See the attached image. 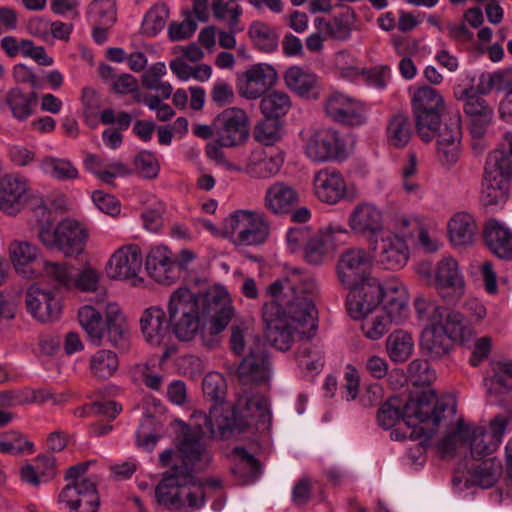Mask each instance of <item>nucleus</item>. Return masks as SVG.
Returning a JSON list of instances; mask_svg holds the SVG:
<instances>
[{"label": "nucleus", "mask_w": 512, "mask_h": 512, "mask_svg": "<svg viewBox=\"0 0 512 512\" xmlns=\"http://www.w3.org/2000/svg\"><path fill=\"white\" fill-rule=\"evenodd\" d=\"M434 287L447 303L458 302L465 293V281L458 262L452 257H444L435 266Z\"/></svg>", "instance_id": "ddd939ff"}, {"label": "nucleus", "mask_w": 512, "mask_h": 512, "mask_svg": "<svg viewBox=\"0 0 512 512\" xmlns=\"http://www.w3.org/2000/svg\"><path fill=\"white\" fill-rule=\"evenodd\" d=\"M500 471L501 464L499 461H495L494 459L483 461L474 469L472 481L482 488H489L496 483Z\"/></svg>", "instance_id": "603ef678"}, {"label": "nucleus", "mask_w": 512, "mask_h": 512, "mask_svg": "<svg viewBox=\"0 0 512 512\" xmlns=\"http://www.w3.org/2000/svg\"><path fill=\"white\" fill-rule=\"evenodd\" d=\"M291 108L289 95L282 91H272L265 95L260 102L261 112L266 118L278 119Z\"/></svg>", "instance_id": "37998d69"}, {"label": "nucleus", "mask_w": 512, "mask_h": 512, "mask_svg": "<svg viewBox=\"0 0 512 512\" xmlns=\"http://www.w3.org/2000/svg\"><path fill=\"white\" fill-rule=\"evenodd\" d=\"M283 164L280 155L268 156L263 149L251 152L244 171L255 179H267L276 175Z\"/></svg>", "instance_id": "c756f323"}, {"label": "nucleus", "mask_w": 512, "mask_h": 512, "mask_svg": "<svg viewBox=\"0 0 512 512\" xmlns=\"http://www.w3.org/2000/svg\"><path fill=\"white\" fill-rule=\"evenodd\" d=\"M119 360L111 350L101 349L96 351L89 360L91 374L100 380L112 377L118 370Z\"/></svg>", "instance_id": "a19ab883"}, {"label": "nucleus", "mask_w": 512, "mask_h": 512, "mask_svg": "<svg viewBox=\"0 0 512 512\" xmlns=\"http://www.w3.org/2000/svg\"><path fill=\"white\" fill-rule=\"evenodd\" d=\"M213 15L217 20L226 21L231 32L242 31L239 27L242 8L239 5L229 7L228 3L222 0H215L212 4Z\"/></svg>", "instance_id": "5fc2aeb1"}, {"label": "nucleus", "mask_w": 512, "mask_h": 512, "mask_svg": "<svg viewBox=\"0 0 512 512\" xmlns=\"http://www.w3.org/2000/svg\"><path fill=\"white\" fill-rule=\"evenodd\" d=\"M355 320L361 321L360 330L362 334L372 341L382 338L394 322L380 310L373 314L359 316Z\"/></svg>", "instance_id": "79ce46f5"}, {"label": "nucleus", "mask_w": 512, "mask_h": 512, "mask_svg": "<svg viewBox=\"0 0 512 512\" xmlns=\"http://www.w3.org/2000/svg\"><path fill=\"white\" fill-rule=\"evenodd\" d=\"M411 104L418 136L424 142L432 141L441 124L442 95L433 87L421 86L414 91Z\"/></svg>", "instance_id": "6e6552de"}, {"label": "nucleus", "mask_w": 512, "mask_h": 512, "mask_svg": "<svg viewBox=\"0 0 512 512\" xmlns=\"http://www.w3.org/2000/svg\"><path fill=\"white\" fill-rule=\"evenodd\" d=\"M511 421L512 413L510 412L497 414L489 421L487 434L492 439L490 448H498L500 446Z\"/></svg>", "instance_id": "e2e57ef3"}, {"label": "nucleus", "mask_w": 512, "mask_h": 512, "mask_svg": "<svg viewBox=\"0 0 512 512\" xmlns=\"http://www.w3.org/2000/svg\"><path fill=\"white\" fill-rule=\"evenodd\" d=\"M453 340L445 333L443 325L427 326L421 334L420 346L424 355L431 360H440L448 355Z\"/></svg>", "instance_id": "cd10ccee"}, {"label": "nucleus", "mask_w": 512, "mask_h": 512, "mask_svg": "<svg viewBox=\"0 0 512 512\" xmlns=\"http://www.w3.org/2000/svg\"><path fill=\"white\" fill-rule=\"evenodd\" d=\"M202 389L206 397L220 403L224 400L226 394V380L217 372L208 373L203 379Z\"/></svg>", "instance_id": "bf43d9fd"}, {"label": "nucleus", "mask_w": 512, "mask_h": 512, "mask_svg": "<svg viewBox=\"0 0 512 512\" xmlns=\"http://www.w3.org/2000/svg\"><path fill=\"white\" fill-rule=\"evenodd\" d=\"M99 280L100 272L88 265L73 276V287L84 292H93L97 290Z\"/></svg>", "instance_id": "774afa93"}, {"label": "nucleus", "mask_w": 512, "mask_h": 512, "mask_svg": "<svg viewBox=\"0 0 512 512\" xmlns=\"http://www.w3.org/2000/svg\"><path fill=\"white\" fill-rule=\"evenodd\" d=\"M277 80L276 70L269 64L257 63L237 76V91L240 96L254 100L260 98Z\"/></svg>", "instance_id": "2eb2a0df"}, {"label": "nucleus", "mask_w": 512, "mask_h": 512, "mask_svg": "<svg viewBox=\"0 0 512 512\" xmlns=\"http://www.w3.org/2000/svg\"><path fill=\"white\" fill-rule=\"evenodd\" d=\"M81 103L85 122L91 128L96 127L97 118L102 107L99 94L93 88L85 87L82 90Z\"/></svg>", "instance_id": "6e6d98bb"}, {"label": "nucleus", "mask_w": 512, "mask_h": 512, "mask_svg": "<svg viewBox=\"0 0 512 512\" xmlns=\"http://www.w3.org/2000/svg\"><path fill=\"white\" fill-rule=\"evenodd\" d=\"M142 253L137 245L117 249L108 260L105 270L112 279L135 280L142 269Z\"/></svg>", "instance_id": "6ab92c4d"}, {"label": "nucleus", "mask_w": 512, "mask_h": 512, "mask_svg": "<svg viewBox=\"0 0 512 512\" xmlns=\"http://www.w3.org/2000/svg\"><path fill=\"white\" fill-rule=\"evenodd\" d=\"M32 447L33 444L16 431L0 435V451L3 453L21 454L25 450L32 452Z\"/></svg>", "instance_id": "680f3d73"}, {"label": "nucleus", "mask_w": 512, "mask_h": 512, "mask_svg": "<svg viewBox=\"0 0 512 512\" xmlns=\"http://www.w3.org/2000/svg\"><path fill=\"white\" fill-rule=\"evenodd\" d=\"M81 327L89 340L97 346L103 344L106 337L108 343L121 351L130 348V333L126 318L116 303H109L102 314L91 305H85L78 311Z\"/></svg>", "instance_id": "423d86ee"}, {"label": "nucleus", "mask_w": 512, "mask_h": 512, "mask_svg": "<svg viewBox=\"0 0 512 512\" xmlns=\"http://www.w3.org/2000/svg\"><path fill=\"white\" fill-rule=\"evenodd\" d=\"M44 271L50 279L54 280L58 288L70 289L73 287L74 271L71 266L61 263L47 262Z\"/></svg>", "instance_id": "052dcab7"}, {"label": "nucleus", "mask_w": 512, "mask_h": 512, "mask_svg": "<svg viewBox=\"0 0 512 512\" xmlns=\"http://www.w3.org/2000/svg\"><path fill=\"white\" fill-rule=\"evenodd\" d=\"M59 499L77 512H96L100 504L98 493L75 497V490L70 486H65L62 489Z\"/></svg>", "instance_id": "49530a36"}, {"label": "nucleus", "mask_w": 512, "mask_h": 512, "mask_svg": "<svg viewBox=\"0 0 512 512\" xmlns=\"http://www.w3.org/2000/svg\"><path fill=\"white\" fill-rule=\"evenodd\" d=\"M439 325H443L445 333L453 340L465 342L470 339L473 334L471 327L467 324L463 315L454 310L444 307L441 321Z\"/></svg>", "instance_id": "4c0bfd02"}, {"label": "nucleus", "mask_w": 512, "mask_h": 512, "mask_svg": "<svg viewBox=\"0 0 512 512\" xmlns=\"http://www.w3.org/2000/svg\"><path fill=\"white\" fill-rule=\"evenodd\" d=\"M276 119L266 118L259 122L253 132L256 141L266 146L274 145L280 139V129Z\"/></svg>", "instance_id": "0e129e2a"}, {"label": "nucleus", "mask_w": 512, "mask_h": 512, "mask_svg": "<svg viewBox=\"0 0 512 512\" xmlns=\"http://www.w3.org/2000/svg\"><path fill=\"white\" fill-rule=\"evenodd\" d=\"M382 231L381 212L371 204H360L354 210V234L367 241L376 240Z\"/></svg>", "instance_id": "c85d7f7f"}, {"label": "nucleus", "mask_w": 512, "mask_h": 512, "mask_svg": "<svg viewBox=\"0 0 512 512\" xmlns=\"http://www.w3.org/2000/svg\"><path fill=\"white\" fill-rule=\"evenodd\" d=\"M477 225L466 212L456 213L448 222V236L454 246H468L474 242Z\"/></svg>", "instance_id": "7c9ffc66"}, {"label": "nucleus", "mask_w": 512, "mask_h": 512, "mask_svg": "<svg viewBox=\"0 0 512 512\" xmlns=\"http://www.w3.org/2000/svg\"><path fill=\"white\" fill-rule=\"evenodd\" d=\"M413 131V124L409 115L402 112L395 113L387 121V142L394 148L402 149L410 142Z\"/></svg>", "instance_id": "2f4dec72"}, {"label": "nucleus", "mask_w": 512, "mask_h": 512, "mask_svg": "<svg viewBox=\"0 0 512 512\" xmlns=\"http://www.w3.org/2000/svg\"><path fill=\"white\" fill-rule=\"evenodd\" d=\"M409 259L408 247L397 234L386 232L381 236L379 261L386 269L397 270L404 267Z\"/></svg>", "instance_id": "393cba45"}, {"label": "nucleus", "mask_w": 512, "mask_h": 512, "mask_svg": "<svg viewBox=\"0 0 512 512\" xmlns=\"http://www.w3.org/2000/svg\"><path fill=\"white\" fill-rule=\"evenodd\" d=\"M368 243V250L354 249V282L374 278L371 272L375 262L376 240L368 241Z\"/></svg>", "instance_id": "de8ad7c7"}, {"label": "nucleus", "mask_w": 512, "mask_h": 512, "mask_svg": "<svg viewBox=\"0 0 512 512\" xmlns=\"http://www.w3.org/2000/svg\"><path fill=\"white\" fill-rule=\"evenodd\" d=\"M383 307L380 311L385 313L394 323H399L404 320L408 314V293L401 291L400 296H382Z\"/></svg>", "instance_id": "3c124183"}, {"label": "nucleus", "mask_w": 512, "mask_h": 512, "mask_svg": "<svg viewBox=\"0 0 512 512\" xmlns=\"http://www.w3.org/2000/svg\"><path fill=\"white\" fill-rule=\"evenodd\" d=\"M141 332L145 341L153 346L161 345L169 336V320L159 306H151L144 310L140 318Z\"/></svg>", "instance_id": "5701e85b"}, {"label": "nucleus", "mask_w": 512, "mask_h": 512, "mask_svg": "<svg viewBox=\"0 0 512 512\" xmlns=\"http://www.w3.org/2000/svg\"><path fill=\"white\" fill-rule=\"evenodd\" d=\"M37 102V94L24 93L20 88H12L5 95V103L9 107L13 117L19 121L26 120L33 112Z\"/></svg>", "instance_id": "f704fd0d"}, {"label": "nucleus", "mask_w": 512, "mask_h": 512, "mask_svg": "<svg viewBox=\"0 0 512 512\" xmlns=\"http://www.w3.org/2000/svg\"><path fill=\"white\" fill-rule=\"evenodd\" d=\"M239 381L248 386L250 383H263L270 377V361L265 344L255 338L249 348V353L244 357L238 367Z\"/></svg>", "instance_id": "f3484780"}, {"label": "nucleus", "mask_w": 512, "mask_h": 512, "mask_svg": "<svg viewBox=\"0 0 512 512\" xmlns=\"http://www.w3.org/2000/svg\"><path fill=\"white\" fill-rule=\"evenodd\" d=\"M215 142L220 147L243 144L249 136V119L240 108H228L214 119Z\"/></svg>", "instance_id": "f8f14e48"}, {"label": "nucleus", "mask_w": 512, "mask_h": 512, "mask_svg": "<svg viewBox=\"0 0 512 512\" xmlns=\"http://www.w3.org/2000/svg\"><path fill=\"white\" fill-rule=\"evenodd\" d=\"M445 409L444 404L438 403L435 392L426 390L405 403L399 397H390L379 409L377 420L384 429H391L401 420L408 433L398 427L391 432V438L394 440L407 438L417 440L426 434L420 424L430 422L435 430L442 421Z\"/></svg>", "instance_id": "20e7f679"}, {"label": "nucleus", "mask_w": 512, "mask_h": 512, "mask_svg": "<svg viewBox=\"0 0 512 512\" xmlns=\"http://www.w3.org/2000/svg\"><path fill=\"white\" fill-rule=\"evenodd\" d=\"M346 190L342 175L336 171L324 169L314 177L315 195L322 202L335 204L345 196Z\"/></svg>", "instance_id": "b1692460"}, {"label": "nucleus", "mask_w": 512, "mask_h": 512, "mask_svg": "<svg viewBox=\"0 0 512 512\" xmlns=\"http://www.w3.org/2000/svg\"><path fill=\"white\" fill-rule=\"evenodd\" d=\"M20 475L24 482L38 486L42 479H49L55 475V458L52 455L39 456L34 465L23 466Z\"/></svg>", "instance_id": "e433bc0d"}, {"label": "nucleus", "mask_w": 512, "mask_h": 512, "mask_svg": "<svg viewBox=\"0 0 512 512\" xmlns=\"http://www.w3.org/2000/svg\"><path fill=\"white\" fill-rule=\"evenodd\" d=\"M28 181L24 177L7 174L0 178V210L14 216L24 207L28 197Z\"/></svg>", "instance_id": "aec40b11"}, {"label": "nucleus", "mask_w": 512, "mask_h": 512, "mask_svg": "<svg viewBox=\"0 0 512 512\" xmlns=\"http://www.w3.org/2000/svg\"><path fill=\"white\" fill-rule=\"evenodd\" d=\"M350 2H352V0H338L336 7L340 9L346 8V11H340L334 16L330 25H327L328 36L337 40H344L349 37L351 31L350 18L352 15L347 3Z\"/></svg>", "instance_id": "09e8293b"}, {"label": "nucleus", "mask_w": 512, "mask_h": 512, "mask_svg": "<svg viewBox=\"0 0 512 512\" xmlns=\"http://www.w3.org/2000/svg\"><path fill=\"white\" fill-rule=\"evenodd\" d=\"M225 231L239 246L263 244L270 233L269 223L263 212L238 210L225 221Z\"/></svg>", "instance_id": "1a4fd4ad"}, {"label": "nucleus", "mask_w": 512, "mask_h": 512, "mask_svg": "<svg viewBox=\"0 0 512 512\" xmlns=\"http://www.w3.org/2000/svg\"><path fill=\"white\" fill-rule=\"evenodd\" d=\"M248 34L255 46L263 52H272L278 46V36L275 30L261 21L253 22Z\"/></svg>", "instance_id": "c03bdc74"}, {"label": "nucleus", "mask_w": 512, "mask_h": 512, "mask_svg": "<svg viewBox=\"0 0 512 512\" xmlns=\"http://www.w3.org/2000/svg\"><path fill=\"white\" fill-rule=\"evenodd\" d=\"M485 94H479L477 87L464 89L459 96L463 102L464 114L470 120V130L474 137H482L491 124L494 117V109L483 98Z\"/></svg>", "instance_id": "dca6fc26"}, {"label": "nucleus", "mask_w": 512, "mask_h": 512, "mask_svg": "<svg viewBox=\"0 0 512 512\" xmlns=\"http://www.w3.org/2000/svg\"><path fill=\"white\" fill-rule=\"evenodd\" d=\"M180 463L163 473L155 489L158 504L175 511L191 512L205 504L203 484L195 474L205 470L211 455L201 440L199 428H184L179 435Z\"/></svg>", "instance_id": "f03ea898"}, {"label": "nucleus", "mask_w": 512, "mask_h": 512, "mask_svg": "<svg viewBox=\"0 0 512 512\" xmlns=\"http://www.w3.org/2000/svg\"><path fill=\"white\" fill-rule=\"evenodd\" d=\"M9 255L15 269L20 270L37 259L39 249L26 240H14L9 245Z\"/></svg>", "instance_id": "a18cd8bd"}, {"label": "nucleus", "mask_w": 512, "mask_h": 512, "mask_svg": "<svg viewBox=\"0 0 512 512\" xmlns=\"http://www.w3.org/2000/svg\"><path fill=\"white\" fill-rule=\"evenodd\" d=\"M134 165L136 172L143 178L153 179L158 175V161L150 152L142 151L137 154L134 159Z\"/></svg>", "instance_id": "338daca9"}, {"label": "nucleus", "mask_w": 512, "mask_h": 512, "mask_svg": "<svg viewBox=\"0 0 512 512\" xmlns=\"http://www.w3.org/2000/svg\"><path fill=\"white\" fill-rule=\"evenodd\" d=\"M43 173L58 181H71L79 176L78 169L66 158L46 156L40 162Z\"/></svg>", "instance_id": "ea45409f"}, {"label": "nucleus", "mask_w": 512, "mask_h": 512, "mask_svg": "<svg viewBox=\"0 0 512 512\" xmlns=\"http://www.w3.org/2000/svg\"><path fill=\"white\" fill-rule=\"evenodd\" d=\"M26 307L39 322L49 323L57 320L61 314V299L57 292L31 285L26 293Z\"/></svg>", "instance_id": "a211bd4d"}, {"label": "nucleus", "mask_w": 512, "mask_h": 512, "mask_svg": "<svg viewBox=\"0 0 512 512\" xmlns=\"http://www.w3.org/2000/svg\"><path fill=\"white\" fill-rule=\"evenodd\" d=\"M38 238L47 248H56L65 256L72 257L84 251L88 232L78 221L64 219L53 230L42 226Z\"/></svg>", "instance_id": "9d476101"}, {"label": "nucleus", "mask_w": 512, "mask_h": 512, "mask_svg": "<svg viewBox=\"0 0 512 512\" xmlns=\"http://www.w3.org/2000/svg\"><path fill=\"white\" fill-rule=\"evenodd\" d=\"M231 321L230 348L235 354L241 355L244 353L246 343L251 336L250 325L247 320L240 317H232Z\"/></svg>", "instance_id": "864d4df0"}, {"label": "nucleus", "mask_w": 512, "mask_h": 512, "mask_svg": "<svg viewBox=\"0 0 512 512\" xmlns=\"http://www.w3.org/2000/svg\"><path fill=\"white\" fill-rule=\"evenodd\" d=\"M326 115L335 123L350 125L352 123V98L340 91H333L324 101Z\"/></svg>", "instance_id": "473e14b6"}, {"label": "nucleus", "mask_w": 512, "mask_h": 512, "mask_svg": "<svg viewBox=\"0 0 512 512\" xmlns=\"http://www.w3.org/2000/svg\"><path fill=\"white\" fill-rule=\"evenodd\" d=\"M269 403L254 386H244L237 394L232 409L225 410L220 405H213L205 417V426L214 438L228 439L234 433H242L253 420L263 424L270 421Z\"/></svg>", "instance_id": "39448f33"}, {"label": "nucleus", "mask_w": 512, "mask_h": 512, "mask_svg": "<svg viewBox=\"0 0 512 512\" xmlns=\"http://www.w3.org/2000/svg\"><path fill=\"white\" fill-rule=\"evenodd\" d=\"M383 287L376 278L354 282V320L380 310Z\"/></svg>", "instance_id": "4be33fe9"}, {"label": "nucleus", "mask_w": 512, "mask_h": 512, "mask_svg": "<svg viewBox=\"0 0 512 512\" xmlns=\"http://www.w3.org/2000/svg\"><path fill=\"white\" fill-rule=\"evenodd\" d=\"M286 86L301 97H314L312 95L317 85V77L299 66L289 67L284 74Z\"/></svg>", "instance_id": "72a5a7b5"}, {"label": "nucleus", "mask_w": 512, "mask_h": 512, "mask_svg": "<svg viewBox=\"0 0 512 512\" xmlns=\"http://www.w3.org/2000/svg\"><path fill=\"white\" fill-rule=\"evenodd\" d=\"M299 199V194L293 186L277 181L267 188L264 207L275 215L286 214Z\"/></svg>", "instance_id": "a878e982"}, {"label": "nucleus", "mask_w": 512, "mask_h": 512, "mask_svg": "<svg viewBox=\"0 0 512 512\" xmlns=\"http://www.w3.org/2000/svg\"><path fill=\"white\" fill-rule=\"evenodd\" d=\"M512 181V141L509 150L489 153L484 169L481 198L486 206L504 203Z\"/></svg>", "instance_id": "0eeeda50"}, {"label": "nucleus", "mask_w": 512, "mask_h": 512, "mask_svg": "<svg viewBox=\"0 0 512 512\" xmlns=\"http://www.w3.org/2000/svg\"><path fill=\"white\" fill-rule=\"evenodd\" d=\"M306 154L315 162L343 160L347 157L346 141L336 130H319L308 139Z\"/></svg>", "instance_id": "4468645a"}, {"label": "nucleus", "mask_w": 512, "mask_h": 512, "mask_svg": "<svg viewBox=\"0 0 512 512\" xmlns=\"http://www.w3.org/2000/svg\"><path fill=\"white\" fill-rule=\"evenodd\" d=\"M326 243L325 234L322 229L313 232L303 248L304 259L310 264L321 263L326 255Z\"/></svg>", "instance_id": "13d9d810"}, {"label": "nucleus", "mask_w": 512, "mask_h": 512, "mask_svg": "<svg viewBox=\"0 0 512 512\" xmlns=\"http://www.w3.org/2000/svg\"><path fill=\"white\" fill-rule=\"evenodd\" d=\"M414 341L410 333L404 330H395L386 340V349L390 359L395 363H402L411 356Z\"/></svg>", "instance_id": "58836bf2"}, {"label": "nucleus", "mask_w": 512, "mask_h": 512, "mask_svg": "<svg viewBox=\"0 0 512 512\" xmlns=\"http://www.w3.org/2000/svg\"><path fill=\"white\" fill-rule=\"evenodd\" d=\"M314 280L297 268L287 270L283 279L267 287L273 300L262 308L267 339L281 351L290 349L296 338H311L317 330L313 302Z\"/></svg>", "instance_id": "f257e3e1"}, {"label": "nucleus", "mask_w": 512, "mask_h": 512, "mask_svg": "<svg viewBox=\"0 0 512 512\" xmlns=\"http://www.w3.org/2000/svg\"><path fill=\"white\" fill-rule=\"evenodd\" d=\"M493 90L512 94V68L481 74L477 84L478 93L490 94Z\"/></svg>", "instance_id": "c9c22d12"}, {"label": "nucleus", "mask_w": 512, "mask_h": 512, "mask_svg": "<svg viewBox=\"0 0 512 512\" xmlns=\"http://www.w3.org/2000/svg\"><path fill=\"white\" fill-rule=\"evenodd\" d=\"M458 442L470 444L471 455L475 459L484 458L498 448H490L492 439L487 434L486 427L469 426L462 419L457 421L455 429L447 433L440 441L439 447L445 453H450L456 449Z\"/></svg>", "instance_id": "9b49d317"}, {"label": "nucleus", "mask_w": 512, "mask_h": 512, "mask_svg": "<svg viewBox=\"0 0 512 512\" xmlns=\"http://www.w3.org/2000/svg\"><path fill=\"white\" fill-rule=\"evenodd\" d=\"M414 308L420 321L431 325L439 324L444 307L437 305L434 301L419 296L414 301Z\"/></svg>", "instance_id": "4d7b16f0"}, {"label": "nucleus", "mask_w": 512, "mask_h": 512, "mask_svg": "<svg viewBox=\"0 0 512 512\" xmlns=\"http://www.w3.org/2000/svg\"><path fill=\"white\" fill-rule=\"evenodd\" d=\"M145 265L150 277L160 284L170 285L179 279V268L175 264L174 254L167 247L152 248Z\"/></svg>", "instance_id": "412c9836"}, {"label": "nucleus", "mask_w": 512, "mask_h": 512, "mask_svg": "<svg viewBox=\"0 0 512 512\" xmlns=\"http://www.w3.org/2000/svg\"><path fill=\"white\" fill-rule=\"evenodd\" d=\"M169 18V9L163 4H156L145 15L142 23V31L147 36H155L166 25Z\"/></svg>", "instance_id": "8fccbe9b"}, {"label": "nucleus", "mask_w": 512, "mask_h": 512, "mask_svg": "<svg viewBox=\"0 0 512 512\" xmlns=\"http://www.w3.org/2000/svg\"><path fill=\"white\" fill-rule=\"evenodd\" d=\"M437 144H460L461 140V118L459 114L451 117L442 129L437 130Z\"/></svg>", "instance_id": "69168bd1"}, {"label": "nucleus", "mask_w": 512, "mask_h": 512, "mask_svg": "<svg viewBox=\"0 0 512 512\" xmlns=\"http://www.w3.org/2000/svg\"><path fill=\"white\" fill-rule=\"evenodd\" d=\"M167 309L171 330L181 341L192 340L209 316L211 332L219 334L234 315L228 294L220 290L195 294L188 288L180 287L170 295Z\"/></svg>", "instance_id": "7ed1b4c3"}, {"label": "nucleus", "mask_w": 512, "mask_h": 512, "mask_svg": "<svg viewBox=\"0 0 512 512\" xmlns=\"http://www.w3.org/2000/svg\"><path fill=\"white\" fill-rule=\"evenodd\" d=\"M489 250L503 260L512 259V231L497 220H489L483 231Z\"/></svg>", "instance_id": "bb28decb"}]
</instances>
